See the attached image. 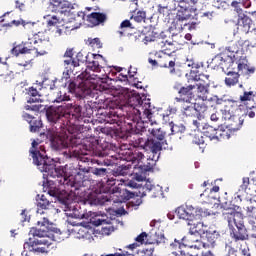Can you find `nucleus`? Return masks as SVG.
Returning <instances> with one entry per match:
<instances>
[{
	"label": "nucleus",
	"mask_w": 256,
	"mask_h": 256,
	"mask_svg": "<svg viewBox=\"0 0 256 256\" xmlns=\"http://www.w3.org/2000/svg\"><path fill=\"white\" fill-rule=\"evenodd\" d=\"M175 91H178L179 97H176L174 101L176 103H191L195 94L193 93V89H195V85L183 86L181 83H176L174 85Z\"/></svg>",
	"instance_id": "2eb2a0df"
},
{
	"label": "nucleus",
	"mask_w": 256,
	"mask_h": 256,
	"mask_svg": "<svg viewBox=\"0 0 256 256\" xmlns=\"http://www.w3.org/2000/svg\"><path fill=\"white\" fill-rule=\"evenodd\" d=\"M194 109H195L197 119H205V116L207 115V111H209V107H207L205 103H195Z\"/></svg>",
	"instance_id": "4c0bfd02"
},
{
	"label": "nucleus",
	"mask_w": 256,
	"mask_h": 256,
	"mask_svg": "<svg viewBox=\"0 0 256 256\" xmlns=\"http://www.w3.org/2000/svg\"><path fill=\"white\" fill-rule=\"evenodd\" d=\"M129 169H131V164H122L121 166L117 167L116 173L125 177V175H129Z\"/></svg>",
	"instance_id": "3c124183"
},
{
	"label": "nucleus",
	"mask_w": 256,
	"mask_h": 256,
	"mask_svg": "<svg viewBox=\"0 0 256 256\" xmlns=\"http://www.w3.org/2000/svg\"><path fill=\"white\" fill-rule=\"evenodd\" d=\"M251 25H253V20H251V18L247 16V14H240L238 16V20H237L238 31L247 35V33L251 31Z\"/></svg>",
	"instance_id": "393cba45"
},
{
	"label": "nucleus",
	"mask_w": 256,
	"mask_h": 256,
	"mask_svg": "<svg viewBox=\"0 0 256 256\" xmlns=\"http://www.w3.org/2000/svg\"><path fill=\"white\" fill-rule=\"evenodd\" d=\"M149 133L153 138L145 139L139 137V134H136L137 137L133 138L134 140H132V145H134V147L144 149V151H150L153 155H157V153L163 149V141H165L167 133H165L161 128L149 129Z\"/></svg>",
	"instance_id": "20e7f679"
},
{
	"label": "nucleus",
	"mask_w": 256,
	"mask_h": 256,
	"mask_svg": "<svg viewBox=\"0 0 256 256\" xmlns=\"http://www.w3.org/2000/svg\"><path fill=\"white\" fill-rule=\"evenodd\" d=\"M245 105L241 104L240 101L237 100H228V105L225 106V111H227L230 115H235L237 111L243 113L245 110Z\"/></svg>",
	"instance_id": "2f4dec72"
},
{
	"label": "nucleus",
	"mask_w": 256,
	"mask_h": 256,
	"mask_svg": "<svg viewBox=\"0 0 256 256\" xmlns=\"http://www.w3.org/2000/svg\"><path fill=\"white\" fill-rule=\"evenodd\" d=\"M205 248H207V246L205 245L203 238L202 240L195 239L194 244H192V247H191V249H197V250L205 249Z\"/></svg>",
	"instance_id": "4d7b16f0"
},
{
	"label": "nucleus",
	"mask_w": 256,
	"mask_h": 256,
	"mask_svg": "<svg viewBox=\"0 0 256 256\" xmlns=\"http://www.w3.org/2000/svg\"><path fill=\"white\" fill-rule=\"evenodd\" d=\"M85 43L92 49H101L103 47V43L101 42L100 38H88L85 40Z\"/></svg>",
	"instance_id": "79ce46f5"
},
{
	"label": "nucleus",
	"mask_w": 256,
	"mask_h": 256,
	"mask_svg": "<svg viewBox=\"0 0 256 256\" xmlns=\"http://www.w3.org/2000/svg\"><path fill=\"white\" fill-rule=\"evenodd\" d=\"M132 18L136 23H145L147 12L139 10Z\"/></svg>",
	"instance_id": "8fccbe9b"
},
{
	"label": "nucleus",
	"mask_w": 256,
	"mask_h": 256,
	"mask_svg": "<svg viewBox=\"0 0 256 256\" xmlns=\"http://www.w3.org/2000/svg\"><path fill=\"white\" fill-rule=\"evenodd\" d=\"M189 225V231L192 235H199L200 237H203L207 231V226H205L202 222H188Z\"/></svg>",
	"instance_id": "c756f323"
},
{
	"label": "nucleus",
	"mask_w": 256,
	"mask_h": 256,
	"mask_svg": "<svg viewBox=\"0 0 256 256\" xmlns=\"http://www.w3.org/2000/svg\"><path fill=\"white\" fill-rule=\"evenodd\" d=\"M196 81H198V84L200 85H206L209 87V85H211V80H210V76L207 74H199L198 78L196 76Z\"/></svg>",
	"instance_id": "09e8293b"
},
{
	"label": "nucleus",
	"mask_w": 256,
	"mask_h": 256,
	"mask_svg": "<svg viewBox=\"0 0 256 256\" xmlns=\"http://www.w3.org/2000/svg\"><path fill=\"white\" fill-rule=\"evenodd\" d=\"M241 4L237 1H233L231 3V6L234 7V11H236V13L238 14V17L240 15H245V13H243V8L240 6Z\"/></svg>",
	"instance_id": "bf43d9fd"
},
{
	"label": "nucleus",
	"mask_w": 256,
	"mask_h": 256,
	"mask_svg": "<svg viewBox=\"0 0 256 256\" xmlns=\"http://www.w3.org/2000/svg\"><path fill=\"white\" fill-rule=\"evenodd\" d=\"M18 67H24V69H29V67H33V59L21 60L19 59L17 62Z\"/></svg>",
	"instance_id": "5fc2aeb1"
},
{
	"label": "nucleus",
	"mask_w": 256,
	"mask_h": 256,
	"mask_svg": "<svg viewBox=\"0 0 256 256\" xmlns=\"http://www.w3.org/2000/svg\"><path fill=\"white\" fill-rule=\"evenodd\" d=\"M14 79L15 74L13 72L0 75V83H11Z\"/></svg>",
	"instance_id": "603ef678"
},
{
	"label": "nucleus",
	"mask_w": 256,
	"mask_h": 256,
	"mask_svg": "<svg viewBox=\"0 0 256 256\" xmlns=\"http://www.w3.org/2000/svg\"><path fill=\"white\" fill-rule=\"evenodd\" d=\"M57 128V126H52V128L48 129L46 137L50 141V145L54 151H61L62 149H67L71 143L77 144L79 142H75L69 139L67 134H64Z\"/></svg>",
	"instance_id": "423d86ee"
},
{
	"label": "nucleus",
	"mask_w": 256,
	"mask_h": 256,
	"mask_svg": "<svg viewBox=\"0 0 256 256\" xmlns=\"http://www.w3.org/2000/svg\"><path fill=\"white\" fill-rule=\"evenodd\" d=\"M187 65L192 69H199L201 67V64H199V62H195V60H187Z\"/></svg>",
	"instance_id": "69168bd1"
},
{
	"label": "nucleus",
	"mask_w": 256,
	"mask_h": 256,
	"mask_svg": "<svg viewBox=\"0 0 256 256\" xmlns=\"http://www.w3.org/2000/svg\"><path fill=\"white\" fill-rule=\"evenodd\" d=\"M248 215L252 218V219H256V208L251 206L248 207Z\"/></svg>",
	"instance_id": "774afa93"
},
{
	"label": "nucleus",
	"mask_w": 256,
	"mask_h": 256,
	"mask_svg": "<svg viewBox=\"0 0 256 256\" xmlns=\"http://www.w3.org/2000/svg\"><path fill=\"white\" fill-rule=\"evenodd\" d=\"M158 67H162L165 69H169L170 73H175V63L177 59L162 53V55H158Z\"/></svg>",
	"instance_id": "5701e85b"
},
{
	"label": "nucleus",
	"mask_w": 256,
	"mask_h": 256,
	"mask_svg": "<svg viewBox=\"0 0 256 256\" xmlns=\"http://www.w3.org/2000/svg\"><path fill=\"white\" fill-rule=\"evenodd\" d=\"M198 97L203 101H207V94L209 93V86L204 84H197Z\"/></svg>",
	"instance_id": "37998d69"
},
{
	"label": "nucleus",
	"mask_w": 256,
	"mask_h": 256,
	"mask_svg": "<svg viewBox=\"0 0 256 256\" xmlns=\"http://www.w3.org/2000/svg\"><path fill=\"white\" fill-rule=\"evenodd\" d=\"M52 169L46 174L48 177L46 190L50 197H55L61 205H64L66 209H69L71 205V198H69V192L65 190V187H87L90 181L85 176L87 169L84 168L83 172H77L75 176H66L65 171L62 168H56L55 164Z\"/></svg>",
	"instance_id": "f257e3e1"
},
{
	"label": "nucleus",
	"mask_w": 256,
	"mask_h": 256,
	"mask_svg": "<svg viewBox=\"0 0 256 256\" xmlns=\"http://www.w3.org/2000/svg\"><path fill=\"white\" fill-rule=\"evenodd\" d=\"M117 199L114 200V203H125L126 201H129V199H133L135 197V192H131L127 189H120L116 193Z\"/></svg>",
	"instance_id": "72a5a7b5"
},
{
	"label": "nucleus",
	"mask_w": 256,
	"mask_h": 256,
	"mask_svg": "<svg viewBox=\"0 0 256 256\" xmlns=\"http://www.w3.org/2000/svg\"><path fill=\"white\" fill-rule=\"evenodd\" d=\"M127 105L131 107L126 117H124V125L128 133L132 135H141L146 131L145 123L153 125V107L151 100L141 98L139 94H131L128 96Z\"/></svg>",
	"instance_id": "f03ea898"
},
{
	"label": "nucleus",
	"mask_w": 256,
	"mask_h": 256,
	"mask_svg": "<svg viewBox=\"0 0 256 256\" xmlns=\"http://www.w3.org/2000/svg\"><path fill=\"white\" fill-rule=\"evenodd\" d=\"M183 247V240L175 239L173 243L170 244V249H181Z\"/></svg>",
	"instance_id": "680f3d73"
},
{
	"label": "nucleus",
	"mask_w": 256,
	"mask_h": 256,
	"mask_svg": "<svg viewBox=\"0 0 256 256\" xmlns=\"http://www.w3.org/2000/svg\"><path fill=\"white\" fill-rule=\"evenodd\" d=\"M62 119L63 121L66 122V125H69L70 127H75L77 126V123L81 121V118H79V115L73 113V111H70L67 106H64V111L62 114Z\"/></svg>",
	"instance_id": "cd10ccee"
},
{
	"label": "nucleus",
	"mask_w": 256,
	"mask_h": 256,
	"mask_svg": "<svg viewBox=\"0 0 256 256\" xmlns=\"http://www.w3.org/2000/svg\"><path fill=\"white\" fill-rule=\"evenodd\" d=\"M77 91V84L71 81L68 85V93L59 91L57 92L56 98L52 100V103H63V101H71L70 93H75Z\"/></svg>",
	"instance_id": "b1692460"
},
{
	"label": "nucleus",
	"mask_w": 256,
	"mask_h": 256,
	"mask_svg": "<svg viewBox=\"0 0 256 256\" xmlns=\"http://www.w3.org/2000/svg\"><path fill=\"white\" fill-rule=\"evenodd\" d=\"M160 243H165V235L155 230L150 231L148 233V240H146V245H159Z\"/></svg>",
	"instance_id": "7c9ffc66"
},
{
	"label": "nucleus",
	"mask_w": 256,
	"mask_h": 256,
	"mask_svg": "<svg viewBox=\"0 0 256 256\" xmlns=\"http://www.w3.org/2000/svg\"><path fill=\"white\" fill-rule=\"evenodd\" d=\"M249 47V41L247 40H232L228 43L225 50L230 53L228 58L224 61H232V59H236V57H241V55H245L243 53V46Z\"/></svg>",
	"instance_id": "dca6fc26"
},
{
	"label": "nucleus",
	"mask_w": 256,
	"mask_h": 256,
	"mask_svg": "<svg viewBox=\"0 0 256 256\" xmlns=\"http://www.w3.org/2000/svg\"><path fill=\"white\" fill-rule=\"evenodd\" d=\"M28 24V22H26L23 19H19V20H12V27H20V25H22V27H25Z\"/></svg>",
	"instance_id": "0e129e2a"
},
{
	"label": "nucleus",
	"mask_w": 256,
	"mask_h": 256,
	"mask_svg": "<svg viewBox=\"0 0 256 256\" xmlns=\"http://www.w3.org/2000/svg\"><path fill=\"white\" fill-rule=\"evenodd\" d=\"M195 239V234L190 233L189 235L182 238V245L191 249V247H193V244L195 243Z\"/></svg>",
	"instance_id": "49530a36"
},
{
	"label": "nucleus",
	"mask_w": 256,
	"mask_h": 256,
	"mask_svg": "<svg viewBox=\"0 0 256 256\" xmlns=\"http://www.w3.org/2000/svg\"><path fill=\"white\" fill-rule=\"evenodd\" d=\"M49 205H51V201L47 199V196L42 194L37 203V207H38L37 213H39L40 215H43V213H45L43 212V209L44 210L49 209Z\"/></svg>",
	"instance_id": "ea45409f"
},
{
	"label": "nucleus",
	"mask_w": 256,
	"mask_h": 256,
	"mask_svg": "<svg viewBox=\"0 0 256 256\" xmlns=\"http://www.w3.org/2000/svg\"><path fill=\"white\" fill-rule=\"evenodd\" d=\"M148 238H149L148 233L142 232L140 235H138L135 238V242L140 243V245H143V243H145V245H147Z\"/></svg>",
	"instance_id": "6e6d98bb"
},
{
	"label": "nucleus",
	"mask_w": 256,
	"mask_h": 256,
	"mask_svg": "<svg viewBox=\"0 0 256 256\" xmlns=\"http://www.w3.org/2000/svg\"><path fill=\"white\" fill-rule=\"evenodd\" d=\"M203 135L205 137H208L210 141H221L223 138V135H227V132L223 131L221 132L219 129L214 128L213 126H209L205 124V126L202 128Z\"/></svg>",
	"instance_id": "4be33fe9"
},
{
	"label": "nucleus",
	"mask_w": 256,
	"mask_h": 256,
	"mask_svg": "<svg viewBox=\"0 0 256 256\" xmlns=\"http://www.w3.org/2000/svg\"><path fill=\"white\" fill-rule=\"evenodd\" d=\"M85 58L82 52H78L74 59L64 60V67L66 73H64L65 79H69L70 75H79L83 71V63Z\"/></svg>",
	"instance_id": "f8f14e48"
},
{
	"label": "nucleus",
	"mask_w": 256,
	"mask_h": 256,
	"mask_svg": "<svg viewBox=\"0 0 256 256\" xmlns=\"http://www.w3.org/2000/svg\"><path fill=\"white\" fill-rule=\"evenodd\" d=\"M26 95L30 97L27 100V103H39L41 101V95L39 94V91L33 86L26 89Z\"/></svg>",
	"instance_id": "c9c22d12"
},
{
	"label": "nucleus",
	"mask_w": 256,
	"mask_h": 256,
	"mask_svg": "<svg viewBox=\"0 0 256 256\" xmlns=\"http://www.w3.org/2000/svg\"><path fill=\"white\" fill-rule=\"evenodd\" d=\"M29 238L23 245L25 251L30 253H47V249L53 245V238L49 235V231L31 228Z\"/></svg>",
	"instance_id": "7ed1b4c3"
},
{
	"label": "nucleus",
	"mask_w": 256,
	"mask_h": 256,
	"mask_svg": "<svg viewBox=\"0 0 256 256\" xmlns=\"http://www.w3.org/2000/svg\"><path fill=\"white\" fill-rule=\"evenodd\" d=\"M105 65V58L101 54H93V59L88 62L87 68L93 73H99Z\"/></svg>",
	"instance_id": "a878e982"
},
{
	"label": "nucleus",
	"mask_w": 256,
	"mask_h": 256,
	"mask_svg": "<svg viewBox=\"0 0 256 256\" xmlns=\"http://www.w3.org/2000/svg\"><path fill=\"white\" fill-rule=\"evenodd\" d=\"M73 48H69L66 50L64 57L66 58L65 61H69V59H75V57H73Z\"/></svg>",
	"instance_id": "338daca9"
},
{
	"label": "nucleus",
	"mask_w": 256,
	"mask_h": 256,
	"mask_svg": "<svg viewBox=\"0 0 256 256\" xmlns=\"http://www.w3.org/2000/svg\"><path fill=\"white\" fill-rule=\"evenodd\" d=\"M119 155L120 159L123 161H127V163H137V159H143V152H140L139 150H131V148H127L126 145L121 146Z\"/></svg>",
	"instance_id": "f3484780"
},
{
	"label": "nucleus",
	"mask_w": 256,
	"mask_h": 256,
	"mask_svg": "<svg viewBox=\"0 0 256 256\" xmlns=\"http://www.w3.org/2000/svg\"><path fill=\"white\" fill-rule=\"evenodd\" d=\"M87 21L92 27L103 25L107 21V14L101 12H92L87 16Z\"/></svg>",
	"instance_id": "c85d7f7f"
},
{
	"label": "nucleus",
	"mask_w": 256,
	"mask_h": 256,
	"mask_svg": "<svg viewBox=\"0 0 256 256\" xmlns=\"http://www.w3.org/2000/svg\"><path fill=\"white\" fill-rule=\"evenodd\" d=\"M176 214L179 219H184L188 223H193V221H199L203 217L209 215L207 211L203 208H195L192 205L180 206L176 209Z\"/></svg>",
	"instance_id": "1a4fd4ad"
},
{
	"label": "nucleus",
	"mask_w": 256,
	"mask_h": 256,
	"mask_svg": "<svg viewBox=\"0 0 256 256\" xmlns=\"http://www.w3.org/2000/svg\"><path fill=\"white\" fill-rule=\"evenodd\" d=\"M172 135H177V133H185V125L183 124H173V122L169 123Z\"/></svg>",
	"instance_id": "de8ad7c7"
},
{
	"label": "nucleus",
	"mask_w": 256,
	"mask_h": 256,
	"mask_svg": "<svg viewBox=\"0 0 256 256\" xmlns=\"http://www.w3.org/2000/svg\"><path fill=\"white\" fill-rule=\"evenodd\" d=\"M39 146V142L33 140L32 142V147L29 150L30 156L33 159V163L34 165L38 166V169L42 172V173H46L48 174L50 169L51 171H53V166L55 165V163H47V161H49V158L43 154H41V151L37 150V147Z\"/></svg>",
	"instance_id": "9d476101"
},
{
	"label": "nucleus",
	"mask_w": 256,
	"mask_h": 256,
	"mask_svg": "<svg viewBox=\"0 0 256 256\" xmlns=\"http://www.w3.org/2000/svg\"><path fill=\"white\" fill-rule=\"evenodd\" d=\"M115 109H119V103L111 98L104 99L102 105L98 107V111H100V123H108L109 125L121 127L123 121H121V117H119Z\"/></svg>",
	"instance_id": "39448f33"
},
{
	"label": "nucleus",
	"mask_w": 256,
	"mask_h": 256,
	"mask_svg": "<svg viewBox=\"0 0 256 256\" xmlns=\"http://www.w3.org/2000/svg\"><path fill=\"white\" fill-rule=\"evenodd\" d=\"M77 79H80V81H96V83L101 81L99 89H101V91H105V93H111V88L106 82L107 79H109V75L107 74H91L87 70H82L80 74H78Z\"/></svg>",
	"instance_id": "4468645a"
},
{
	"label": "nucleus",
	"mask_w": 256,
	"mask_h": 256,
	"mask_svg": "<svg viewBox=\"0 0 256 256\" xmlns=\"http://www.w3.org/2000/svg\"><path fill=\"white\" fill-rule=\"evenodd\" d=\"M235 65H237L238 73H242L243 75H253L255 73L256 68L249 63L247 59V55L242 54L241 56H236L234 59L229 61H224L223 69H231V71H235Z\"/></svg>",
	"instance_id": "0eeeda50"
},
{
	"label": "nucleus",
	"mask_w": 256,
	"mask_h": 256,
	"mask_svg": "<svg viewBox=\"0 0 256 256\" xmlns=\"http://www.w3.org/2000/svg\"><path fill=\"white\" fill-rule=\"evenodd\" d=\"M226 75L227 77L224 81L227 87H235V85L239 83V78L241 77V74H239V72H235L230 69V71H228Z\"/></svg>",
	"instance_id": "f704fd0d"
},
{
	"label": "nucleus",
	"mask_w": 256,
	"mask_h": 256,
	"mask_svg": "<svg viewBox=\"0 0 256 256\" xmlns=\"http://www.w3.org/2000/svg\"><path fill=\"white\" fill-rule=\"evenodd\" d=\"M223 217L228 222L229 227H237L238 231L233 233L235 241H245L247 239V230L243 223H237L236 217H239V213L233 209H226L223 212Z\"/></svg>",
	"instance_id": "6e6552de"
},
{
	"label": "nucleus",
	"mask_w": 256,
	"mask_h": 256,
	"mask_svg": "<svg viewBox=\"0 0 256 256\" xmlns=\"http://www.w3.org/2000/svg\"><path fill=\"white\" fill-rule=\"evenodd\" d=\"M31 52L33 57H41L47 55V49H49V40L45 36L43 30H38L34 34V45L31 42Z\"/></svg>",
	"instance_id": "9b49d317"
},
{
	"label": "nucleus",
	"mask_w": 256,
	"mask_h": 256,
	"mask_svg": "<svg viewBox=\"0 0 256 256\" xmlns=\"http://www.w3.org/2000/svg\"><path fill=\"white\" fill-rule=\"evenodd\" d=\"M202 239L206 247H215V243H217V240L219 239V232H211L206 230V233L202 236Z\"/></svg>",
	"instance_id": "473e14b6"
},
{
	"label": "nucleus",
	"mask_w": 256,
	"mask_h": 256,
	"mask_svg": "<svg viewBox=\"0 0 256 256\" xmlns=\"http://www.w3.org/2000/svg\"><path fill=\"white\" fill-rule=\"evenodd\" d=\"M67 107H70V111H72V113H74V115H78V117L80 119L81 118V106L80 105H74L73 104H68Z\"/></svg>",
	"instance_id": "13d9d810"
},
{
	"label": "nucleus",
	"mask_w": 256,
	"mask_h": 256,
	"mask_svg": "<svg viewBox=\"0 0 256 256\" xmlns=\"http://www.w3.org/2000/svg\"><path fill=\"white\" fill-rule=\"evenodd\" d=\"M135 163L134 169H139V173L153 171V167H155V160L153 158H146L143 153L142 158H137Z\"/></svg>",
	"instance_id": "aec40b11"
},
{
	"label": "nucleus",
	"mask_w": 256,
	"mask_h": 256,
	"mask_svg": "<svg viewBox=\"0 0 256 256\" xmlns=\"http://www.w3.org/2000/svg\"><path fill=\"white\" fill-rule=\"evenodd\" d=\"M203 119L205 118H197L196 120H193L192 125L195 127V131H201L203 130V127H205V122H203Z\"/></svg>",
	"instance_id": "864d4df0"
},
{
	"label": "nucleus",
	"mask_w": 256,
	"mask_h": 256,
	"mask_svg": "<svg viewBox=\"0 0 256 256\" xmlns=\"http://www.w3.org/2000/svg\"><path fill=\"white\" fill-rule=\"evenodd\" d=\"M86 173H92L96 177H105L107 175V168L91 167L86 170Z\"/></svg>",
	"instance_id": "c03bdc74"
},
{
	"label": "nucleus",
	"mask_w": 256,
	"mask_h": 256,
	"mask_svg": "<svg viewBox=\"0 0 256 256\" xmlns=\"http://www.w3.org/2000/svg\"><path fill=\"white\" fill-rule=\"evenodd\" d=\"M99 147V141L95 138H89L84 140V144L82 145L83 151L80 153V155H84L86 157H99L100 159H103L104 157H107V152L105 150H101Z\"/></svg>",
	"instance_id": "ddd939ff"
},
{
	"label": "nucleus",
	"mask_w": 256,
	"mask_h": 256,
	"mask_svg": "<svg viewBox=\"0 0 256 256\" xmlns=\"http://www.w3.org/2000/svg\"><path fill=\"white\" fill-rule=\"evenodd\" d=\"M59 23H61V22L59 21V18H57V16H52L47 21L48 27H55V26L59 25Z\"/></svg>",
	"instance_id": "052dcab7"
},
{
	"label": "nucleus",
	"mask_w": 256,
	"mask_h": 256,
	"mask_svg": "<svg viewBox=\"0 0 256 256\" xmlns=\"http://www.w3.org/2000/svg\"><path fill=\"white\" fill-rule=\"evenodd\" d=\"M158 13L160 15H163V17H165V15H167L169 13V6H163L161 4L158 5Z\"/></svg>",
	"instance_id": "e2e57ef3"
},
{
	"label": "nucleus",
	"mask_w": 256,
	"mask_h": 256,
	"mask_svg": "<svg viewBox=\"0 0 256 256\" xmlns=\"http://www.w3.org/2000/svg\"><path fill=\"white\" fill-rule=\"evenodd\" d=\"M160 45L163 49L161 53H164L165 55H169V57H171V55H173V53H176L177 51V47L175 46V44H173V42L162 41Z\"/></svg>",
	"instance_id": "58836bf2"
},
{
	"label": "nucleus",
	"mask_w": 256,
	"mask_h": 256,
	"mask_svg": "<svg viewBox=\"0 0 256 256\" xmlns=\"http://www.w3.org/2000/svg\"><path fill=\"white\" fill-rule=\"evenodd\" d=\"M30 133H39L41 131V128L43 127V121H41V118H34L30 121Z\"/></svg>",
	"instance_id": "a19ab883"
},
{
	"label": "nucleus",
	"mask_w": 256,
	"mask_h": 256,
	"mask_svg": "<svg viewBox=\"0 0 256 256\" xmlns=\"http://www.w3.org/2000/svg\"><path fill=\"white\" fill-rule=\"evenodd\" d=\"M50 7L54 13H67V9H71L73 4L67 0H51Z\"/></svg>",
	"instance_id": "bb28decb"
},
{
	"label": "nucleus",
	"mask_w": 256,
	"mask_h": 256,
	"mask_svg": "<svg viewBox=\"0 0 256 256\" xmlns=\"http://www.w3.org/2000/svg\"><path fill=\"white\" fill-rule=\"evenodd\" d=\"M31 41H22L19 44L14 43L10 53L13 57H19L20 55H32Z\"/></svg>",
	"instance_id": "6ab92c4d"
},
{
	"label": "nucleus",
	"mask_w": 256,
	"mask_h": 256,
	"mask_svg": "<svg viewBox=\"0 0 256 256\" xmlns=\"http://www.w3.org/2000/svg\"><path fill=\"white\" fill-rule=\"evenodd\" d=\"M182 115H185V117H197V114L195 112V105H188L183 106L181 109Z\"/></svg>",
	"instance_id": "a18cd8bd"
},
{
	"label": "nucleus",
	"mask_w": 256,
	"mask_h": 256,
	"mask_svg": "<svg viewBox=\"0 0 256 256\" xmlns=\"http://www.w3.org/2000/svg\"><path fill=\"white\" fill-rule=\"evenodd\" d=\"M243 126V119L239 116L231 115L229 119L228 127L230 131H239Z\"/></svg>",
	"instance_id": "e433bc0d"
},
{
	"label": "nucleus",
	"mask_w": 256,
	"mask_h": 256,
	"mask_svg": "<svg viewBox=\"0 0 256 256\" xmlns=\"http://www.w3.org/2000/svg\"><path fill=\"white\" fill-rule=\"evenodd\" d=\"M64 111V106H50L46 109V117L49 123H53L58 126L59 129H61V124H57L58 121H61L63 119V112Z\"/></svg>",
	"instance_id": "a211bd4d"
},
{
	"label": "nucleus",
	"mask_w": 256,
	"mask_h": 256,
	"mask_svg": "<svg viewBox=\"0 0 256 256\" xmlns=\"http://www.w3.org/2000/svg\"><path fill=\"white\" fill-rule=\"evenodd\" d=\"M178 7L179 9L176 15L178 21H187L189 19H193V13H195L193 7L185 4V1H180Z\"/></svg>",
	"instance_id": "412c9836"
}]
</instances>
